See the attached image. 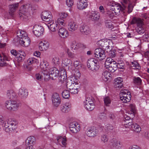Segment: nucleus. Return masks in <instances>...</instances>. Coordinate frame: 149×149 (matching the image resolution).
<instances>
[{
    "label": "nucleus",
    "mask_w": 149,
    "mask_h": 149,
    "mask_svg": "<svg viewBox=\"0 0 149 149\" xmlns=\"http://www.w3.org/2000/svg\"><path fill=\"white\" fill-rule=\"evenodd\" d=\"M130 65L131 67H133V69H139L141 68L139 64L137 61H133L131 63Z\"/></svg>",
    "instance_id": "e433bc0d"
},
{
    "label": "nucleus",
    "mask_w": 149,
    "mask_h": 149,
    "mask_svg": "<svg viewBox=\"0 0 149 149\" xmlns=\"http://www.w3.org/2000/svg\"><path fill=\"white\" fill-rule=\"evenodd\" d=\"M57 140L58 143L61 141L62 146L60 145L59 147H62L65 148L67 145L66 137L65 136L62 137L61 136H59L57 138Z\"/></svg>",
    "instance_id": "412c9836"
},
{
    "label": "nucleus",
    "mask_w": 149,
    "mask_h": 149,
    "mask_svg": "<svg viewBox=\"0 0 149 149\" xmlns=\"http://www.w3.org/2000/svg\"><path fill=\"white\" fill-rule=\"evenodd\" d=\"M109 56L111 58L114 57L116 56V51L115 49H112L110 51L109 54Z\"/></svg>",
    "instance_id": "4d7b16f0"
},
{
    "label": "nucleus",
    "mask_w": 149,
    "mask_h": 149,
    "mask_svg": "<svg viewBox=\"0 0 149 149\" xmlns=\"http://www.w3.org/2000/svg\"><path fill=\"white\" fill-rule=\"evenodd\" d=\"M36 77L37 79L40 81L42 80L43 78L44 79V76L41 72L39 73L36 74Z\"/></svg>",
    "instance_id": "3c124183"
},
{
    "label": "nucleus",
    "mask_w": 149,
    "mask_h": 149,
    "mask_svg": "<svg viewBox=\"0 0 149 149\" xmlns=\"http://www.w3.org/2000/svg\"><path fill=\"white\" fill-rule=\"evenodd\" d=\"M68 27L70 31L73 32L77 29L78 27V25L75 22H71L69 23Z\"/></svg>",
    "instance_id": "b1692460"
},
{
    "label": "nucleus",
    "mask_w": 149,
    "mask_h": 149,
    "mask_svg": "<svg viewBox=\"0 0 149 149\" xmlns=\"http://www.w3.org/2000/svg\"><path fill=\"white\" fill-rule=\"evenodd\" d=\"M118 67L117 64L109 65L108 66L105 67L106 68L108 69L109 71L112 72H115L117 69Z\"/></svg>",
    "instance_id": "c756f323"
},
{
    "label": "nucleus",
    "mask_w": 149,
    "mask_h": 149,
    "mask_svg": "<svg viewBox=\"0 0 149 149\" xmlns=\"http://www.w3.org/2000/svg\"><path fill=\"white\" fill-rule=\"evenodd\" d=\"M16 34L19 44L22 46L28 47L30 44L31 41L28 37L26 33L24 30H19L17 31Z\"/></svg>",
    "instance_id": "f257e3e1"
},
{
    "label": "nucleus",
    "mask_w": 149,
    "mask_h": 149,
    "mask_svg": "<svg viewBox=\"0 0 149 149\" xmlns=\"http://www.w3.org/2000/svg\"><path fill=\"white\" fill-rule=\"evenodd\" d=\"M67 53L68 56H69L70 58H74L75 57V54H74L72 52H71L70 51L69 49H67Z\"/></svg>",
    "instance_id": "13d9d810"
},
{
    "label": "nucleus",
    "mask_w": 149,
    "mask_h": 149,
    "mask_svg": "<svg viewBox=\"0 0 149 149\" xmlns=\"http://www.w3.org/2000/svg\"><path fill=\"white\" fill-rule=\"evenodd\" d=\"M127 91L124 90L121 91L120 93V98L124 103H127L129 102L131 99L130 94H128Z\"/></svg>",
    "instance_id": "20e7f679"
},
{
    "label": "nucleus",
    "mask_w": 149,
    "mask_h": 149,
    "mask_svg": "<svg viewBox=\"0 0 149 149\" xmlns=\"http://www.w3.org/2000/svg\"><path fill=\"white\" fill-rule=\"evenodd\" d=\"M84 103V107L88 111H91L95 108V105L93 101L90 98H86Z\"/></svg>",
    "instance_id": "39448f33"
},
{
    "label": "nucleus",
    "mask_w": 149,
    "mask_h": 149,
    "mask_svg": "<svg viewBox=\"0 0 149 149\" xmlns=\"http://www.w3.org/2000/svg\"><path fill=\"white\" fill-rule=\"evenodd\" d=\"M19 6V3H15L10 5V11L15 12L17 8Z\"/></svg>",
    "instance_id": "a19ab883"
},
{
    "label": "nucleus",
    "mask_w": 149,
    "mask_h": 149,
    "mask_svg": "<svg viewBox=\"0 0 149 149\" xmlns=\"http://www.w3.org/2000/svg\"><path fill=\"white\" fill-rule=\"evenodd\" d=\"M70 46L72 49L76 50L80 47L81 45L80 43L76 42L75 41H73L71 42Z\"/></svg>",
    "instance_id": "473e14b6"
},
{
    "label": "nucleus",
    "mask_w": 149,
    "mask_h": 149,
    "mask_svg": "<svg viewBox=\"0 0 149 149\" xmlns=\"http://www.w3.org/2000/svg\"><path fill=\"white\" fill-rule=\"evenodd\" d=\"M36 61V59L33 58H29L28 61V63L29 65H31Z\"/></svg>",
    "instance_id": "052dcab7"
},
{
    "label": "nucleus",
    "mask_w": 149,
    "mask_h": 149,
    "mask_svg": "<svg viewBox=\"0 0 149 149\" xmlns=\"http://www.w3.org/2000/svg\"><path fill=\"white\" fill-rule=\"evenodd\" d=\"M94 56L97 58L101 60L104 59L106 57L105 52L101 48H97L95 50Z\"/></svg>",
    "instance_id": "6e6552de"
},
{
    "label": "nucleus",
    "mask_w": 149,
    "mask_h": 149,
    "mask_svg": "<svg viewBox=\"0 0 149 149\" xmlns=\"http://www.w3.org/2000/svg\"><path fill=\"white\" fill-rule=\"evenodd\" d=\"M5 106L8 109L12 111V100L7 101L5 104Z\"/></svg>",
    "instance_id": "603ef678"
},
{
    "label": "nucleus",
    "mask_w": 149,
    "mask_h": 149,
    "mask_svg": "<svg viewBox=\"0 0 149 149\" xmlns=\"http://www.w3.org/2000/svg\"><path fill=\"white\" fill-rule=\"evenodd\" d=\"M52 15H49V17H45L43 18V19L45 21L48 23L52 21Z\"/></svg>",
    "instance_id": "680f3d73"
},
{
    "label": "nucleus",
    "mask_w": 149,
    "mask_h": 149,
    "mask_svg": "<svg viewBox=\"0 0 149 149\" xmlns=\"http://www.w3.org/2000/svg\"><path fill=\"white\" fill-rule=\"evenodd\" d=\"M88 68L93 71H95L99 68L97 61L93 58L89 59L87 62Z\"/></svg>",
    "instance_id": "7ed1b4c3"
},
{
    "label": "nucleus",
    "mask_w": 149,
    "mask_h": 149,
    "mask_svg": "<svg viewBox=\"0 0 149 149\" xmlns=\"http://www.w3.org/2000/svg\"><path fill=\"white\" fill-rule=\"evenodd\" d=\"M75 85H77V84H74V83H73L72 80L70 79H68L67 80L66 86L67 89L68 90H69L72 88L74 87V86H75Z\"/></svg>",
    "instance_id": "2f4dec72"
},
{
    "label": "nucleus",
    "mask_w": 149,
    "mask_h": 149,
    "mask_svg": "<svg viewBox=\"0 0 149 149\" xmlns=\"http://www.w3.org/2000/svg\"><path fill=\"white\" fill-rule=\"evenodd\" d=\"M49 44L48 41L44 40L40 42L39 44V49L41 51L47 50L49 47Z\"/></svg>",
    "instance_id": "f8f14e48"
},
{
    "label": "nucleus",
    "mask_w": 149,
    "mask_h": 149,
    "mask_svg": "<svg viewBox=\"0 0 149 149\" xmlns=\"http://www.w3.org/2000/svg\"><path fill=\"white\" fill-rule=\"evenodd\" d=\"M80 31L83 34L88 35L91 32V29L89 26L86 25L82 24L80 27Z\"/></svg>",
    "instance_id": "ddd939ff"
},
{
    "label": "nucleus",
    "mask_w": 149,
    "mask_h": 149,
    "mask_svg": "<svg viewBox=\"0 0 149 149\" xmlns=\"http://www.w3.org/2000/svg\"><path fill=\"white\" fill-rule=\"evenodd\" d=\"M104 105L107 107L109 106L111 102V99L108 96L105 97L104 99Z\"/></svg>",
    "instance_id": "58836bf2"
},
{
    "label": "nucleus",
    "mask_w": 149,
    "mask_h": 149,
    "mask_svg": "<svg viewBox=\"0 0 149 149\" xmlns=\"http://www.w3.org/2000/svg\"><path fill=\"white\" fill-rule=\"evenodd\" d=\"M44 32L43 27L38 25H35L33 28V32L36 36L39 37L41 36Z\"/></svg>",
    "instance_id": "0eeeda50"
},
{
    "label": "nucleus",
    "mask_w": 149,
    "mask_h": 149,
    "mask_svg": "<svg viewBox=\"0 0 149 149\" xmlns=\"http://www.w3.org/2000/svg\"><path fill=\"white\" fill-rule=\"evenodd\" d=\"M48 65V64H45V63H41L40 65V68H41V72L43 74L44 76V80L47 81L49 77V76L48 74V70L49 68L47 67Z\"/></svg>",
    "instance_id": "423d86ee"
},
{
    "label": "nucleus",
    "mask_w": 149,
    "mask_h": 149,
    "mask_svg": "<svg viewBox=\"0 0 149 149\" xmlns=\"http://www.w3.org/2000/svg\"><path fill=\"white\" fill-rule=\"evenodd\" d=\"M107 15L110 18H113L115 15L114 12L111 9L108 10L107 11Z\"/></svg>",
    "instance_id": "8fccbe9b"
},
{
    "label": "nucleus",
    "mask_w": 149,
    "mask_h": 149,
    "mask_svg": "<svg viewBox=\"0 0 149 149\" xmlns=\"http://www.w3.org/2000/svg\"><path fill=\"white\" fill-rule=\"evenodd\" d=\"M131 24H136L137 27L136 30L138 33L142 34L144 33L145 31L143 27V21L141 19L134 17L132 20Z\"/></svg>",
    "instance_id": "f03ea898"
},
{
    "label": "nucleus",
    "mask_w": 149,
    "mask_h": 149,
    "mask_svg": "<svg viewBox=\"0 0 149 149\" xmlns=\"http://www.w3.org/2000/svg\"><path fill=\"white\" fill-rule=\"evenodd\" d=\"M118 67L119 69H123L124 68L125 65L123 61H118Z\"/></svg>",
    "instance_id": "6e6d98bb"
},
{
    "label": "nucleus",
    "mask_w": 149,
    "mask_h": 149,
    "mask_svg": "<svg viewBox=\"0 0 149 149\" xmlns=\"http://www.w3.org/2000/svg\"><path fill=\"white\" fill-rule=\"evenodd\" d=\"M105 25L106 27L109 29H112L113 27L111 21L110 20H107L105 21Z\"/></svg>",
    "instance_id": "de8ad7c7"
},
{
    "label": "nucleus",
    "mask_w": 149,
    "mask_h": 149,
    "mask_svg": "<svg viewBox=\"0 0 149 149\" xmlns=\"http://www.w3.org/2000/svg\"><path fill=\"white\" fill-rule=\"evenodd\" d=\"M98 44L103 48H105L106 49H109L110 47L109 45H107L108 44V42L107 41L104 42L102 40L99 41L98 42Z\"/></svg>",
    "instance_id": "c85d7f7f"
},
{
    "label": "nucleus",
    "mask_w": 149,
    "mask_h": 149,
    "mask_svg": "<svg viewBox=\"0 0 149 149\" xmlns=\"http://www.w3.org/2000/svg\"><path fill=\"white\" fill-rule=\"evenodd\" d=\"M47 26L51 31H55L58 28V25L55 22L54 23L52 21L48 23Z\"/></svg>",
    "instance_id": "5701e85b"
},
{
    "label": "nucleus",
    "mask_w": 149,
    "mask_h": 149,
    "mask_svg": "<svg viewBox=\"0 0 149 149\" xmlns=\"http://www.w3.org/2000/svg\"><path fill=\"white\" fill-rule=\"evenodd\" d=\"M114 86L116 88H121L123 86L122 78L118 77L115 80Z\"/></svg>",
    "instance_id": "393cba45"
},
{
    "label": "nucleus",
    "mask_w": 149,
    "mask_h": 149,
    "mask_svg": "<svg viewBox=\"0 0 149 149\" xmlns=\"http://www.w3.org/2000/svg\"><path fill=\"white\" fill-rule=\"evenodd\" d=\"M49 15H52L50 12L47 11H45L42 12L41 17L42 19H43V18H44L46 17H49Z\"/></svg>",
    "instance_id": "5fc2aeb1"
},
{
    "label": "nucleus",
    "mask_w": 149,
    "mask_h": 149,
    "mask_svg": "<svg viewBox=\"0 0 149 149\" xmlns=\"http://www.w3.org/2000/svg\"><path fill=\"white\" fill-rule=\"evenodd\" d=\"M58 33L60 37L63 38H66L69 35L68 30L64 28H59L58 31Z\"/></svg>",
    "instance_id": "2eb2a0df"
},
{
    "label": "nucleus",
    "mask_w": 149,
    "mask_h": 149,
    "mask_svg": "<svg viewBox=\"0 0 149 149\" xmlns=\"http://www.w3.org/2000/svg\"><path fill=\"white\" fill-rule=\"evenodd\" d=\"M143 40L145 41L149 42V34H146L143 36Z\"/></svg>",
    "instance_id": "774afa93"
},
{
    "label": "nucleus",
    "mask_w": 149,
    "mask_h": 149,
    "mask_svg": "<svg viewBox=\"0 0 149 149\" xmlns=\"http://www.w3.org/2000/svg\"><path fill=\"white\" fill-rule=\"evenodd\" d=\"M36 142V139L33 136H30L28 137L26 139V144L28 146H33L35 144Z\"/></svg>",
    "instance_id": "4be33fe9"
},
{
    "label": "nucleus",
    "mask_w": 149,
    "mask_h": 149,
    "mask_svg": "<svg viewBox=\"0 0 149 149\" xmlns=\"http://www.w3.org/2000/svg\"><path fill=\"white\" fill-rule=\"evenodd\" d=\"M48 72L49 77H51L52 79H54V78L58 76L59 72L56 68L53 67L50 68Z\"/></svg>",
    "instance_id": "9d476101"
},
{
    "label": "nucleus",
    "mask_w": 149,
    "mask_h": 149,
    "mask_svg": "<svg viewBox=\"0 0 149 149\" xmlns=\"http://www.w3.org/2000/svg\"><path fill=\"white\" fill-rule=\"evenodd\" d=\"M69 91L71 94H75L77 93L79 89L76 86H74V87L70 89Z\"/></svg>",
    "instance_id": "09e8293b"
},
{
    "label": "nucleus",
    "mask_w": 149,
    "mask_h": 149,
    "mask_svg": "<svg viewBox=\"0 0 149 149\" xmlns=\"http://www.w3.org/2000/svg\"><path fill=\"white\" fill-rule=\"evenodd\" d=\"M25 55L18 54L16 56H15V59L18 63H20L23 61L25 58Z\"/></svg>",
    "instance_id": "f704fd0d"
},
{
    "label": "nucleus",
    "mask_w": 149,
    "mask_h": 149,
    "mask_svg": "<svg viewBox=\"0 0 149 149\" xmlns=\"http://www.w3.org/2000/svg\"><path fill=\"white\" fill-rule=\"evenodd\" d=\"M111 75V74L109 72L107 71H105L103 73L102 77L104 81H106L110 77Z\"/></svg>",
    "instance_id": "72a5a7b5"
},
{
    "label": "nucleus",
    "mask_w": 149,
    "mask_h": 149,
    "mask_svg": "<svg viewBox=\"0 0 149 149\" xmlns=\"http://www.w3.org/2000/svg\"><path fill=\"white\" fill-rule=\"evenodd\" d=\"M125 123H125V125H127L126 126H125L126 127H128L130 128H133V126H134V124H132V122H128L127 121L126 122V121H125Z\"/></svg>",
    "instance_id": "e2e57ef3"
},
{
    "label": "nucleus",
    "mask_w": 149,
    "mask_h": 149,
    "mask_svg": "<svg viewBox=\"0 0 149 149\" xmlns=\"http://www.w3.org/2000/svg\"><path fill=\"white\" fill-rule=\"evenodd\" d=\"M19 104L16 101L12 100V111H15L19 107Z\"/></svg>",
    "instance_id": "ea45409f"
},
{
    "label": "nucleus",
    "mask_w": 149,
    "mask_h": 149,
    "mask_svg": "<svg viewBox=\"0 0 149 149\" xmlns=\"http://www.w3.org/2000/svg\"><path fill=\"white\" fill-rule=\"evenodd\" d=\"M66 5L68 7H71L73 4V0H66Z\"/></svg>",
    "instance_id": "0e129e2a"
},
{
    "label": "nucleus",
    "mask_w": 149,
    "mask_h": 149,
    "mask_svg": "<svg viewBox=\"0 0 149 149\" xmlns=\"http://www.w3.org/2000/svg\"><path fill=\"white\" fill-rule=\"evenodd\" d=\"M117 64L116 61L111 57H108L107 58L105 63V67L108 66L109 65Z\"/></svg>",
    "instance_id": "7c9ffc66"
},
{
    "label": "nucleus",
    "mask_w": 149,
    "mask_h": 149,
    "mask_svg": "<svg viewBox=\"0 0 149 149\" xmlns=\"http://www.w3.org/2000/svg\"><path fill=\"white\" fill-rule=\"evenodd\" d=\"M52 101L53 104L57 107L60 104L61 100L59 95L56 93H54L52 96Z\"/></svg>",
    "instance_id": "9b49d317"
},
{
    "label": "nucleus",
    "mask_w": 149,
    "mask_h": 149,
    "mask_svg": "<svg viewBox=\"0 0 149 149\" xmlns=\"http://www.w3.org/2000/svg\"><path fill=\"white\" fill-rule=\"evenodd\" d=\"M28 91L24 88H21L19 90L18 95L21 98H25L27 97L28 95Z\"/></svg>",
    "instance_id": "a211bd4d"
},
{
    "label": "nucleus",
    "mask_w": 149,
    "mask_h": 149,
    "mask_svg": "<svg viewBox=\"0 0 149 149\" xmlns=\"http://www.w3.org/2000/svg\"><path fill=\"white\" fill-rule=\"evenodd\" d=\"M9 61L6 55L3 54L1 55L0 54V66L3 67L7 65L6 61Z\"/></svg>",
    "instance_id": "f3484780"
},
{
    "label": "nucleus",
    "mask_w": 149,
    "mask_h": 149,
    "mask_svg": "<svg viewBox=\"0 0 149 149\" xmlns=\"http://www.w3.org/2000/svg\"><path fill=\"white\" fill-rule=\"evenodd\" d=\"M70 103L69 102H67L61 105V110L62 112L66 113L70 110Z\"/></svg>",
    "instance_id": "6ab92c4d"
},
{
    "label": "nucleus",
    "mask_w": 149,
    "mask_h": 149,
    "mask_svg": "<svg viewBox=\"0 0 149 149\" xmlns=\"http://www.w3.org/2000/svg\"><path fill=\"white\" fill-rule=\"evenodd\" d=\"M101 139L102 141L104 143L107 142L108 140L107 136L105 134H103L102 136Z\"/></svg>",
    "instance_id": "338daca9"
},
{
    "label": "nucleus",
    "mask_w": 149,
    "mask_h": 149,
    "mask_svg": "<svg viewBox=\"0 0 149 149\" xmlns=\"http://www.w3.org/2000/svg\"><path fill=\"white\" fill-rule=\"evenodd\" d=\"M110 145L113 149H120L121 147L120 142L116 139H113L111 140Z\"/></svg>",
    "instance_id": "dca6fc26"
},
{
    "label": "nucleus",
    "mask_w": 149,
    "mask_h": 149,
    "mask_svg": "<svg viewBox=\"0 0 149 149\" xmlns=\"http://www.w3.org/2000/svg\"><path fill=\"white\" fill-rule=\"evenodd\" d=\"M70 63V60H69L68 58H64L62 61V63H63L65 66H67Z\"/></svg>",
    "instance_id": "bf43d9fd"
},
{
    "label": "nucleus",
    "mask_w": 149,
    "mask_h": 149,
    "mask_svg": "<svg viewBox=\"0 0 149 149\" xmlns=\"http://www.w3.org/2000/svg\"><path fill=\"white\" fill-rule=\"evenodd\" d=\"M69 129L72 133H76L80 131V125L77 123L73 122L70 123Z\"/></svg>",
    "instance_id": "1a4fd4ad"
},
{
    "label": "nucleus",
    "mask_w": 149,
    "mask_h": 149,
    "mask_svg": "<svg viewBox=\"0 0 149 149\" xmlns=\"http://www.w3.org/2000/svg\"><path fill=\"white\" fill-rule=\"evenodd\" d=\"M19 15L20 19L24 21H26L29 19V14L28 13H19Z\"/></svg>",
    "instance_id": "bb28decb"
},
{
    "label": "nucleus",
    "mask_w": 149,
    "mask_h": 149,
    "mask_svg": "<svg viewBox=\"0 0 149 149\" xmlns=\"http://www.w3.org/2000/svg\"><path fill=\"white\" fill-rule=\"evenodd\" d=\"M114 4L111 2L107 1L106 3V5L107 6V8L110 9V8H112V6H114Z\"/></svg>",
    "instance_id": "69168bd1"
},
{
    "label": "nucleus",
    "mask_w": 149,
    "mask_h": 149,
    "mask_svg": "<svg viewBox=\"0 0 149 149\" xmlns=\"http://www.w3.org/2000/svg\"><path fill=\"white\" fill-rule=\"evenodd\" d=\"M87 0H80L77 3V8L80 10L86 8L88 6Z\"/></svg>",
    "instance_id": "aec40b11"
},
{
    "label": "nucleus",
    "mask_w": 149,
    "mask_h": 149,
    "mask_svg": "<svg viewBox=\"0 0 149 149\" xmlns=\"http://www.w3.org/2000/svg\"><path fill=\"white\" fill-rule=\"evenodd\" d=\"M70 91L68 90H64L62 93L63 97L65 98H68L70 97Z\"/></svg>",
    "instance_id": "c03bdc74"
},
{
    "label": "nucleus",
    "mask_w": 149,
    "mask_h": 149,
    "mask_svg": "<svg viewBox=\"0 0 149 149\" xmlns=\"http://www.w3.org/2000/svg\"><path fill=\"white\" fill-rule=\"evenodd\" d=\"M56 24H57V25H59L60 26L65 25V24L64 22V20L61 17L58 18L56 20L55 22Z\"/></svg>",
    "instance_id": "37998d69"
},
{
    "label": "nucleus",
    "mask_w": 149,
    "mask_h": 149,
    "mask_svg": "<svg viewBox=\"0 0 149 149\" xmlns=\"http://www.w3.org/2000/svg\"><path fill=\"white\" fill-rule=\"evenodd\" d=\"M90 18L92 20H97L100 18V15L99 13H96L95 11H93L90 15Z\"/></svg>",
    "instance_id": "c9c22d12"
},
{
    "label": "nucleus",
    "mask_w": 149,
    "mask_h": 149,
    "mask_svg": "<svg viewBox=\"0 0 149 149\" xmlns=\"http://www.w3.org/2000/svg\"><path fill=\"white\" fill-rule=\"evenodd\" d=\"M98 134V130L94 127L88 129L86 133L87 136L90 137H94L97 135Z\"/></svg>",
    "instance_id": "4468645a"
},
{
    "label": "nucleus",
    "mask_w": 149,
    "mask_h": 149,
    "mask_svg": "<svg viewBox=\"0 0 149 149\" xmlns=\"http://www.w3.org/2000/svg\"><path fill=\"white\" fill-rule=\"evenodd\" d=\"M133 127L134 130L136 132H139L141 130V128L140 126L136 123L134 125Z\"/></svg>",
    "instance_id": "864d4df0"
},
{
    "label": "nucleus",
    "mask_w": 149,
    "mask_h": 149,
    "mask_svg": "<svg viewBox=\"0 0 149 149\" xmlns=\"http://www.w3.org/2000/svg\"><path fill=\"white\" fill-rule=\"evenodd\" d=\"M30 8V5L29 4L23 5L20 7L19 10V13H28V10Z\"/></svg>",
    "instance_id": "a878e982"
},
{
    "label": "nucleus",
    "mask_w": 149,
    "mask_h": 149,
    "mask_svg": "<svg viewBox=\"0 0 149 149\" xmlns=\"http://www.w3.org/2000/svg\"><path fill=\"white\" fill-rule=\"evenodd\" d=\"M67 75L65 71L61 72L60 75L59 77V79L62 82L65 81L67 79Z\"/></svg>",
    "instance_id": "4c0bfd02"
},
{
    "label": "nucleus",
    "mask_w": 149,
    "mask_h": 149,
    "mask_svg": "<svg viewBox=\"0 0 149 149\" xmlns=\"http://www.w3.org/2000/svg\"><path fill=\"white\" fill-rule=\"evenodd\" d=\"M121 7L120 6L114 5V6H112L110 9L112 10L115 15H118L121 10Z\"/></svg>",
    "instance_id": "cd10ccee"
},
{
    "label": "nucleus",
    "mask_w": 149,
    "mask_h": 149,
    "mask_svg": "<svg viewBox=\"0 0 149 149\" xmlns=\"http://www.w3.org/2000/svg\"><path fill=\"white\" fill-rule=\"evenodd\" d=\"M133 81L135 84L137 85H140L141 83V80L139 77H134Z\"/></svg>",
    "instance_id": "49530a36"
},
{
    "label": "nucleus",
    "mask_w": 149,
    "mask_h": 149,
    "mask_svg": "<svg viewBox=\"0 0 149 149\" xmlns=\"http://www.w3.org/2000/svg\"><path fill=\"white\" fill-rule=\"evenodd\" d=\"M7 95L10 98H13L15 96V94L12 90L8 91L7 92Z\"/></svg>",
    "instance_id": "a18cd8bd"
},
{
    "label": "nucleus",
    "mask_w": 149,
    "mask_h": 149,
    "mask_svg": "<svg viewBox=\"0 0 149 149\" xmlns=\"http://www.w3.org/2000/svg\"><path fill=\"white\" fill-rule=\"evenodd\" d=\"M52 62V63L54 65H58L60 63L58 56H56L53 57Z\"/></svg>",
    "instance_id": "79ce46f5"
}]
</instances>
